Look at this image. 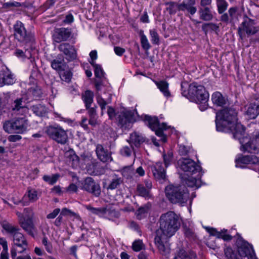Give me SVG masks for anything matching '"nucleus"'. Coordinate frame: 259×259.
I'll return each instance as SVG.
<instances>
[{
	"instance_id": "nucleus-25",
	"label": "nucleus",
	"mask_w": 259,
	"mask_h": 259,
	"mask_svg": "<svg viewBox=\"0 0 259 259\" xmlns=\"http://www.w3.org/2000/svg\"><path fill=\"white\" fill-rule=\"evenodd\" d=\"M127 141L131 145V147L134 145L136 147H139L143 142H144L145 138L141 134L137 132H134L131 134L130 140H127Z\"/></svg>"
},
{
	"instance_id": "nucleus-10",
	"label": "nucleus",
	"mask_w": 259,
	"mask_h": 259,
	"mask_svg": "<svg viewBox=\"0 0 259 259\" xmlns=\"http://www.w3.org/2000/svg\"><path fill=\"white\" fill-rule=\"evenodd\" d=\"M254 21L250 18L246 17L241 23L237 29V33L239 38L243 40L245 37V34L247 36L255 34L258 31V28L254 25Z\"/></svg>"
},
{
	"instance_id": "nucleus-13",
	"label": "nucleus",
	"mask_w": 259,
	"mask_h": 259,
	"mask_svg": "<svg viewBox=\"0 0 259 259\" xmlns=\"http://www.w3.org/2000/svg\"><path fill=\"white\" fill-rule=\"evenodd\" d=\"M241 17V14L237 7H232L229 9L228 12L224 13L220 17V20L222 22L228 24H230L233 27H235L236 24Z\"/></svg>"
},
{
	"instance_id": "nucleus-28",
	"label": "nucleus",
	"mask_w": 259,
	"mask_h": 259,
	"mask_svg": "<svg viewBox=\"0 0 259 259\" xmlns=\"http://www.w3.org/2000/svg\"><path fill=\"white\" fill-rule=\"evenodd\" d=\"M52 68L56 71H61L63 70L64 58L63 56L59 54L56 59L51 60Z\"/></svg>"
},
{
	"instance_id": "nucleus-7",
	"label": "nucleus",
	"mask_w": 259,
	"mask_h": 259,
	"mask_svg": "<svg viewBox=\"0 0 259 259\" xmlns=\"http://www.w3.org/2000/svg\"><path fill=\"white\" fill-rule=\"evenodd\" d=\"M45 133L48 136L58 144H65L68 140L67 132L59 125H50L47 127Z\"/></svg>"
},
{
	"instance_id": "nucleus-6",
	"label": "nucleus",
	"mask_w": 259,
	"mask_h": 259,
	"mask_svg": "<svg viewBox=\"0 0 259 259\" xmlns=\"http://www.w3.org/2000/svg\"><path fill=\"white\" fill-rule=\"evenodd\" d=\"M28 124V120L23 117L6 121L3 128L8 133L22 134L27 130Z\"/></svg>"
},
{
	"instance_id": "nucleus-14",
	"label": "nucleus",
	"mask_w": 259,
	"mask_h": 259,
	"mask_svg": "<svg viewBox=\"0 0 259 259\" xmlns=\"http://www.w3.org/2000/svg\"><path fill=\"white\" fill-rule=\"evenodd\" d=\"M178 163L182 170L192 174L199 171L200 169V166L189 158H181Z\"/></svg>"
},
{
	"instance_id": "nucleus-59",
	"label": "nucleus",
	"mask_w": 259,
	"mask_h": 259,
	"mask_svg": "<svg viewBox=\"0 0 259 259\" xmlns=\"http://www.w3.org/2000/svg\"><path fill=\"white\" fill-rule=\"evenodd\" d=\"M198 181L194 178H191L186 181V184L188 187H194L196 186L198 188L199 186L197 185Z\"/></svg>"
},
{
	"instance_id": "nucleus-45",
	"label": "nucleus",
	"mask_w": 259,
	"mask_h": 259,
	"mask_svg": "<svg viewBox=\"0 0 259 259\" xmlns=\"http://www.w3.org/2000/svg\"><path fill=\"white\" fill-rule=\"evenodd\" d=\"M60 177L59 174H55L52 176L45 175L43 177V180L50 185L54 184Z\"/></svg>"
},
{
	"instance_id": "nucleus-11",
	"label": "nucleus",
	"mask_w": 259,
	"mask_h": 259,
	"mask_svg": "<svg viewBox=\"0 0 259 259\" xmlns=\"http://www.w3.org/2000/svg\"><path fill=\"white\" fill-rule=\"evenodd\" d=\"M117 125L122 129H128L135 122L134 113L132 111L123 109L116 113Z\"/></svg>"
},
{
	"instance_id": "nucleus-9",
	"label": "nucleus",
	"mask_w": 259,
	"mask_h": 259,
	"mask_svg": "<svg viewBox=\"0 0 259 259\" xmlns=\"http://www.w3.org/2000/svg\"><path fill=\"white\" fill-rule=\"evenodd\" d=\"M2 226L13 237L15 245L22 244V246H25L26 244H28L26 239L24 235L20 232V229L18 226H13L6 222H3Z\"/></svg>"
},
{
	"instance_id": "nucleus-27",
	"label": "nucleus",
	"mask_w": 259,
	"mask_h": 259,
	"mask_svg": "<svg viewBox=\"0 0 259 259\" xmlns=\"http://www.w3.org/2000/svg\"><path fill=\"white\" fill-rule=\"evenodd\" d=\"M211 100L214 104L222 107L226 105L228 102L227 99L218 92H215L212 95Z\"/></svg>"
},
{
	"instance_id": "nucleus-41",
	"label": "nucleus",
	"mask_w": 259,
	"mask_h": 259,
	"mask_svg": "<svg viewBox=\"0 0 259 259\" xmlns=\"http://www.w3.org/2000/svg\"><path fill=\"white\" fill-rule=\"evenodd\" d=\"M139 34L141 38L142 47L145 50H148L150 48L151 46L149 43L147 37L144 34V31L142 30H140Z\"/></svg>"
},
{
	"instance_id": "nucleus-32",
	"label": "nucleus",
	"mask_w": 259,
	"mask_h": 259,
	"mask_svg": "<svg viewBox=\"0 0 259 259\" xmlns=\"http://www.w3.org/2000/svg\"><path fill=\"white\" fill-rule=\"evenodd\" d=\"M123 183V180L122 177H119L116 175H114L107 189L108 190H114L117 188Z\"/></svg>"
},
{
	"instance_id": "nucleus-44",
	"label": "nucleus",
	"mask_w": 259,
	"mask_h": 259,
	"mask_svg": "<svg viewBox=\"0 0 259 259\" xmlns=\"http://www.w3.org/2000/svg\"><path fill=\"white\" fill-rule=\"evenodd\" d=\"M91 65L94 68L95 75L96 77L101 78L104 76V72L101 68V66L99 65L96 64L94 62H91Z\"/></svg>"
},
{
	"instance_id": "nucleus-20",
	"label": "nucleus",
	"mask_w": 259,
	"mask_h": 259,
	"mask_svg": "<svg viewBox=\"0 0 259 259\" xmlns=\"http://www.w3.org/2000/svg\"><path fill=\"white\" fill-rule=\"evenodd\" d=\"M238 252L241 257H246L253 249L252 246L247 242L239 239L237 241Z\"/></svg>"
},
{
	"instance_id": "nucleus-17",
	"label": "nucleus",
	"mask_w": 259,
	"mask_h": 259,
	"mask_svg": "<svg viewBox=\"0 0 259 259\" xmlns=\"http://www.w3.org/2000/svg\"><path fill=\"white\" fill-rule=\"evenodd\" d=\"M71 34L70 28L61 27L57 28L53 34V39L56 42H60L67 40Z\"/></svg>"
},
{
	"instance_id": "nucleus-30",
	"label": "nucleus",
	"mask_w": 259,
	"mask_h": 259,
	"mask_svg": "<svg viewBox=\"0 0 259 259\" xmlns=\"http://www.w3.org/2000/svg\"><path fill=\"white\" fill-rule=\"evenodd\" d=\"M2 77L4 85H12L15 82V79L14 75L9 70H2Z\"/></svg>"
},
{
	"instance_id": "nucleus-54",
	"label": "nucleus",
	"mask_w": 259,
	"mask_h": 259,
	"mask_svg": "<svg viewBox=\"0 0 259 259\" xmlns=\"http://www.w3.org/2000/svg\"><path fill=\"white\" fill-rule=\"evenodd\" d=\"M42 243L45 246V248L48 252L51 253L52 252L53 247L52 244L51 242L48 241V238L47 237H44L42 240Z\"/></svg>"
},
{
	"instance_id": "nucleus-47",
	"label": "nucleus",
	"mask_w": 259,
	"mask_h": 259,
	"mask_svg": "<svg viewBox=\"0 0 259 259\" xmlns=\"http://www.w3.org/2000/svg\"><path fill=\"white\" fill-rule=\"evenodd\" d=\"M224 252L227 259H239L238 258L236 253L231 247L225 248Z\"/></svg>"
},
{
	"instance_id": "nucleus-21",
	"label": "nucleus",
	"mask_w": 259,
	"mask_h": 259,
	"mask_svg": "<svg viewBox=\"0 0 259 259\" xmlns=\"http://www.w3.org/2000/svg\"><path fill=\"white\" fill-rule=\"evenodd\" d=\"M151 171L154 177L157 180L164 179L165 170L161 162H157L151 166Z\"/></svg>"
},
{
	"instance_id": "nucleus-15",
	"label": "nucleus",
	"mask_w": 259,
	"mask_h": 259,
	"mask_svg": "<svg viewBox=\"0 0 259 259\" xmlns=\"http://www.w3.org/2000/svg\"><path fill=\"white\" fill-rule=\"evenodd\" d=\"M16 214L19 218V222L21 227L29 235L34 237L36 228L32 219H26L23 217L22 213L17 211Z\"/></svg>"
},
{
	"instance_id": "nucleus-36",
	"label": "nucleus",
	"mask_w": 259,
	"mask_h": 259,
	"mask_svg": "<svg viewBox=\"0 0 259 259\" xmlns=\"http://www.w3.org/2000/svg\"><path fill=\"white\" fill-rule=\"evenodd\" d=\"M28 247V244H26L25 246H22V244L19 245H14L11 250V257L13 259H14L17 255V253H22L27 249Z\"/></svg>"
},
{
	"instance_id": "nucleus-2",
	"label": "nucleus",
	"mask_w": 259,
	"mask_h": 259,
	"mask_svg": "<svg viewBox=\"0 0 259 259\" xmlns=\"http://www.w3.org/2000/svg\"><path fill=\"white\" fill-rule=\"evenodd\" d=\"M237 113L232 107L225 108L218 112L215 123L217 131L223 132L230 130L234 138H240L243 132V126L237 122Z\"/></svg>"
},
{
	"instance_id": "nucleus-38",
	"label": "nucleus",
	"mask_w": 259,
	"mask_h": 259,
	"mask_svg": "<svg viewBox=\"0 0 259 259\" xmlns=\"http://www.w3.org/2000/svg\"><path fill=\"white\" fill-rule=\"evenodd\" d=\"M93 93L89 90L86 91L82 96V99L85 103V107L91 106V104L93 102Z\"/></svg>"
},
{
	"instance_id": "nucleus-31",
	"label": "nucleus",
	"mask_w": 259,
	"mask_h": 259,
	"mask_svg": "<svg viewBox=\"0 0 259 259\" xmlns=\"http://www.w3.org/2000/svg\"><path fill=\"white\" fill-rule=\"evenodd\" d=\"M246 112L250 118L254 119L259 114V104L250 103Z\"/></svg>"
},
{
	"instance_id": "nucleus-56",
	"label": "nucleus",
	"mask_w": 259,
	"mask_h": 259,
	"mask_svg": "<svg viewBox=\"0 0 259 259\" xmlns=\"http://www.w3.org/2000/svg\"><path fill=\"white\" fill-rule=\"evenodd\" d=\"M98 162L97 161V160L93 158L89 162V164L87 165L85 168L88 171L92 170L96 168L98 166Z\"/></svg>"
},
{
	"instance_id": "nucleus-52",
	"label": "nucleus",
	"mask_w": 259,
	"mask_h": 259,
	"mask_svg": "<svg viewBox=\"0 0 259 259\" xmlns=\"http://www.w3.org/2000/svg\"><path fill=\"white\" fill-rule=\"evenodd\" d=\"M150 34L151 37V41L153 44L157 45L159 42L158 34L155 29L150 30Z\"/></svg>"
},
{
	"instance_id": "nucleus-58",
	"label": "nucleus",
	"mask_w": 259,
	"mask_h": 259,
	"mask_svg": "<svg viewBox=\"0 0 259 259\" xmlns=\"http://www.w3.org/2000/svg\"><path fill=\"white\" fill-rule=\"evenodd\" d=\"M190 147H187L184 145H180L179 149V153L181 155H187L190 150Z\"/></svg>"
},
{
	"instance_id": "nucleus-60",
	"label": "nucleus",
	"mask_w": 259,
	"mask_h": 259,
	"mask_svg": "<svg viewBox=\"0 0 259 259\" xmlns=\"http://www.w3.org/2000/svg\"><path fill=\"white\" fill-rule=\"evenodd\" d=\"M132 150L128 146H124L120 150V153L123 156H130L131 155Z\"/></svg>"
},
{
	"instance_id": "nucleus-55",
	"label": "nucleus",
	"mask_w": 259,
	"mask_h": 259,
	"mask_svg": "<svg viewBox=\"0 0 259 259\" xmlns=\"http://www.w3.org/2000/svg\"><path fill=\"white\" fill-rule=\"evenodd\" d=\"M23 217L26 219H32L33 217V212L31 208H25L22 213Z\"/></svg>"
},
{
	"instance_id": "nucleus-62",
	"label": "nucleus",
	"mask_w": 259,
	"mask_h": 259,
	"mask_svg": "<svg viewBox=\"0 0 259 259\" xmlns=\"http://www.w3.org/2000/svg\"><path fill=\"white\" fill-rule=\"evenodd\" d=\"M60 212V209L59 208H55L53 212L49 213L47 215V218L48 219H55L58 214Z\"/></svg>"
},
{
	"instance_id": "nucleus-12",
	"label": "nucleus",
	"mask_w": 259,
	"mask_h": 259,
	"mask_svg": "<svg viewBox=\"0 0 259 259\" xmlns=\"http://www.w3.org/2000/svg\"><path fill=\"white\" fill-rule=\"evenodd\" d=\"M144 120L147 122L149 127L155 132V134L161 138L163 142L166 141V137L164 136L163 131L167 128L165 123L160 124L157 118L152 117L149 115H145Z\"/></svg>"
},
{
	"instance_id": "nucleus-29",
	"label": "nucleus",
	"mask_w": 259,
	"mask_h": 259,
	"mask_svg": "<svg viewBox=\"0 0 259 259\" xmlns=\"http://www.w3.org/2000/svg\"><path fill=\"white\" fill-rule=\"evenodd\" d=\"M85 108L88 110V113L90 117L89 123L92 126H95L97 124L98 119V115L96 111L97 107L96 106L94 107L88 106V107Z\"/></svg>"
},
{
	"instance_id": "nucleus-33",
	"label": "nucleus",
	"mask_w": 259,
	"mask_h": 259,
	"mask_svg": "<svg viewBox=\"0 0 259 259\" xmlns=\"http://www.w3.org/2000/svg\"><path fill=\"white\" fill-rule=\"evenodd\" d=\"M155 83L164 96L166 97L170 96V93L168 90V83L167 81L160 80L159 81H155Z\"/></svg>"
},
{
	"instance_id": "nucleus-63",
	"label": "nucleus",
	"mask_w": 259,
	"mask_h": 259,
	"mask_svg": "<svg viewBox=\"0 0 259 259\" xmlns=\"http://www.w3.org/2000/svg\"><path fill=\"white\" fill-rule=\"evenodd\" d=\"M97 102L99 106L103 105H107V102L102 97L100 93H96Z\"/></svg>"
},
{
	"instance_id": "nucleus-24",
	"label": "nucleus",
	"mask_w": 259,
	"mask_h": 259,
	"mask_svg": "<svg viewBox=\"0 0 259 259\" xmlns=\"http://www.w3.org/2000/svg\"><path fill=\"white\" fill-rule=\"evenodd\" d=\"M258 161V159L255 156H241L235 160L237 166L242 167L241 164H248L250 163H255Z\"/></svg>"
},
{
	"instance_id": "nucleus-43",
	"label": "nucleus",
	"mask_w": 259,
	"mask_h": 259,
	"mask_svg": "<svg viewBox=\"0 0 259 259\" xmlns=\"http://www.w3.org/2000/svg\"><path fill=\"white\" fill-rule=\"evenodd\" d=\"M23 98H18L15 100L12 106L13 111H19L22 109L24 111H27V108L22 105Z\"/></svg>"
},
{
	"instance_id": "nucleus-16",
	"label": "nucleus",
	"mask_w": 259,
	"mask_h": 259,
	"mask_svg": "<svg viewBox=\"0 0 259 259\" xmlns=\"http://www.w3.org/2000/svg\"><path fill=\"white\" fill-rule=\"evenodd\" d=\"M82 189L97 197L101 194V191L99 184L96 183L91 177H88L84 180L82 184Z\"/></svg>"
},
{
	"instance_id": "nucleus-34",
	"label": "nucleus",
	"mask_w": 259,
	"mask_h": 259,
	"mask_svg": "<svg viewBox=\"0 0 259 259\" xmlns=\"http://www.w3.org/2000/svg\"><path fill=\"white\" fill-rule=\"evenodd\" d=\"M31 109L36 115L44 116L47 112V109L45 106L41 104H36L31 107Z\"/></svg>"
},
{
	"instance_id": "nucleus-19",
	"label": "nucleus",
	"mask_w": 259,
	"mask_h": 259,
	"mask_svg": "<svg viewBox=\"0 0 259 259\" xmlns=\"http://www.w3.org/2000/svg\"><path fill=\"white\" fill-rule=\"evenodd\" d=\"M59 50L66 56L67 60L70 61L76 57V53L74 47L68 43H62L58 47Z\"/></svg>"
},
{
	"instance_id": "nucleus-8",
	"label": "nucleus",
	"mask_w": 259,
	"mask_h": 259,
	"mask_svg": "<svg viewBox=\"0 0 259 259\" xmlns=\"http://www.w3.org/2000/svg\"><path fill=\"white\" fill-rule=\"evenodd\" d=\"M14 36L19 41L31 45L34 41V35L27 31L21 21H17L14 25Z\"/></svg>"
},
{
	"instance_id": "nucleus-49",
	"label": "nucleus",
	"mask_w": 259,
	"mask_h": 259,
	"mask_svg": "<svg viewBox=\"0 0 259 259\" xmlns=\"http://www.w3.org/2000/svg\"><path fill=\"white\" fill-rule=\"evenodd\" d=\"M60 212L62 213V215H63L64 216L69 215L70 217H73L78 220H79L80 219V216L78 214L76 213L75 212L71 211V210L67 208H62Z\"/></svg>"
},
{
	"instance_id": "nucleus-51",
	"label": "nucleus",
	"mask_w": 259,
	"mask_h": 259,
	"mask_svg": "<svg viewBox=\"0 0 259 259\" xmlns=\"http://www.w3.org/2000/svg\"><path fill=\"white\" fill-rule=\"evenodd\" d=\"M60 76L62 80L69 82L71 79L72 73L70 71L67 70L60 73Z\"/></svg>"
},
{
	"instance_id": "nucleus-22",
	"label": "nucleus",
	"mask_w": 259,
	"mask_h": 259,
	"mask_svg": "<svg viewBox=\"0 0 259 259\" xmlns=\"http://www.w3.org/2000/svg\"><path fill=\"white\" fill-rule=\"evenodd\" d=\"M195 0H187L180 4L179 11H187L191 15H193L197 11L196 7H194Z\"/></svg>"
},
{
	"instance_id": "nucleus-46",
	"label": "nucleus",
	"mask_w": 259,
	"mask_h": 259,
	"mask_svg": "<svg viewBox=\"0 0 259 259\" xmlns=\"http://www.w3.org/2000/svg\"><path fill=\"white\" fill-rule=\"evenodd\" d=\"M202 29L205 32L209 30L217 31L219 29V26L213 23H204L202 26Z\"/></svg>"
},
{
	"instance_id": "nucleus-39",
	"label": "nucleus",
	"mask_w": 259,
	"mask_h": 259,
	"mask_svg": "<svg viewBox=\"0 0 259 259\" xmlns=\"http://www.w3.org/2000/svg\"><path fill=\"white\" fill-rule=\"evenodd\" d=\"M165 5L167 6L166 10L168 12L170 15L175 14L177 11H179L180 4L169 2L165 3Z\"/></svg>"
},
{
	"instance_id": "nucleus-18",
	"label": "nucleus",
	"mask_w": 259,
	"mask_h": 259,
	"mask_svg": "<svg viewBox=\"0 0 259 259\" xmlns=\"http://www.w3.org/2000/svg\"><path fill=\"white\" fill-rule=\"evenodd\" d=\"M96 153L98 158L103 162H110L113 160L111 152L105 149L101 144L96 146Z\"/></svg>"
},
{
	"instance_id": "nucleus-42",
	"label": "nucleus",
	"mask_w": 259,
	"mask_h": 259,
	"mask_svg": "<svg viewBox=\"0 0 259 259\" xmlns=\"http://www.w3.org/2000/svg\"><path fill=\"white\" fill-rule=\"evenodd\" d=\"M216 2L218 13L222 15L227 9L228 3L225 0H217Z\"/></svg>"
},
{
	"instance_id": "nucleus-64",
	"label": "nucleus",
	"mask_w": 259,
	"mask_h": 259,
	"mask_svg": "<svg viewBox=\"0 0 259 259\" xmlns=\"http://www.w3.org/2000/svg\"><path fill=\"white\" fill-rule=\"evenodd\" d=\"M31 92L33 96L35 98L41 97L42 94L41 89L37 87L32 89Z\"/></svg>"
},
{
	"instance_id": "nucleus-26",
	"label": "nucleus",
	"mask_w": 259,
	"mask_h": 259,
	"mask_svg": "<svg viewBox=\"0 0 259 259\" xmlns=\"http://www.w3.org/2000/svg\"><path fill=\"white\" fill-rule=\"evenodd\" d=\"M205 229L210 235L215 236L218 238H222L225 241H229L232 238L231 235L225 234L227 230L224 231L222 230L221 232H219L217 229L213 228L206 227Z\"/></svg>"
},
{
	"instance_id": "nucleus-35",
	"label": "nucleus",
	"mask_w": 259,
	"mask_h": 259,
	"mask_svg": "<svg viewBox=\"0 0 259 259\" xmlns=\"http://www.w3.org/2000/svg\"><path fill=\"white\" fill-rule=\"evenodd\" d=\"M151 204L147 203L143 206L139 207L136 211V214L138 219L140 220L147 214L150 210Z\"/></svg>"
},
{
	"instance_id": "nucleus-5",
	"label": "nucleus",
	"mask_w": 259,
	"mask_h": 259,
	"mask_svg": "<svg viewBox=\"0 0 259 259\" xmlns=\"http://www.w3.org/2000/svg\"><path fill=\"white\" fill-rule=\"evenodd\" d=\"M165 192L166 196L173 204L184 206L189 198L188 190L184 185L170 184L165 187Z\"/></svg>"
},
{
	"instance_id": "nucleus-1",
	"label": "nucleus",
	"mask_w": 259,
	"mask_h": 259,
	"mask_svg": "<svg viewBox=\"0 0 259 259\" xmlns=\"http://www.w3.org/2000/svg\"><path fill=\"white\" fill-rule=\"evenodd\" d=\"M159 223L160 228L155 232L154 242L160 253L166 255L170 250L169 239L178 230L180 222L178 215L169 211L161 215Z\"/></svg>"
},
{
	"instance_id": "nucleus-50",
	"label": "nucleus",
	"mask_w": 259,
	"mask_h": 259,
	"mask_svg": "<svg viewBox=\"0 0 259 259\" xmlns=\"http://www.w3.org/2000/svg\"><path fill=\"white\" fill-rule=\"evenodd\" d=\"M86 208L91 211L93 213L96 214H99L100 213H105L106 211V208H94L91 206V205L86 206Z\"/></svg>"
},
{
	"instance_id": "nucleus-37",
	"label": "nucleus",
	"mask_w": 259,
	"mask_h": 259,
	"mask_svg": "<svg viewBox=\"0 0 259 259\" xmlns=\"http://www.w3.org/2000/svg\"><path fill=\"white\" fill-rule=\"evenodd\" d=\"M178 256L181 259H195L196 257V254L193 251L187 252L182 249L178 252Z\"/></svg>"
},
{
	"instance_id": "nucleus-40",
	"label": "nucleus",
	"mask_w": 259,
	"mask_h": 259,
	"mask_svg": "<svg viewBox=\"0 0 259 259\" xmlns=\"http://www.w3.org/2000/svg\"><path fill=\"white\" fill-rule=\"evenodd\" d=\"M137 191L139 195L144 197L146 199H149L151 197L150 190L147 189L143 185L139 184L137 187Z\"/></svg>"
},
{
	"instance_id": "nucleus-48",
	"label": "nucleus",
	"mask_w": 259,
	"mask_h": 259,
	"mask_svg": "<svg viewBox=\"0 0 259 259\" xmlns=\"http://www.w3.org/2000/svg\"><path fill=\"white\" fill-rule=\"evenodd\" d=\"M165 166L166 167L171 163L173 159V153L171 151H168L166 154L163 155Z\"/></svg>"
},
{
	"instance_id": "nucleus-4",
	"label": "nucleus",
	"mask_w": 259,
	"mask_h": 259,
	"mask_svg": "<svg viewBox=\"0 0 259 259\" xmlns=\"http://www.w3.org/2000/svg\"><path fill=\"white\" fill-rule=\"evenodd\" d=\"M182 94L198 104L201 111H204L207 108L209 94L203 85L195 82L192 83L189 85L188 93L183 91Z\"/></svg>"
},
{
	"instance_id": "nucleus-57",
	"label": "nucleus",
	"mask_w": 259,
	"mask_h": 259,
	"mask_svg": "<svg viewBox=\"0 0 259 259\" xmlns=\"http://www.w3.org/2000/svg\"><path fill=\"white\" fill-rule=\"evenodd\" d=\"M27 196L30 201H35L37 199V192L34 190L28 191Z\"/></svg>"
},
{
	"instance_id": "nucleus-61",
	"label": "nucleus",
	"mask_w": 259,
	"mask_h": 259,
	"mask_svg": "<svg viewBox=\"0 0 259 259\" xmlns=\"http://www.w3.org/2000/svg\"><path fill=\"white\" fill-rule=\"evenodd\" d=\"M69 160L72 161V165L73 166H77L79 163V158L75 154L70 155Z\"/></svg>"
},
{
	"instance_id": "nucleus-3",
	"label": "nucleus",
	"mask_w": 259,
	"mask_h": 259,
	"mask_svg": "<svg viewBox=\"0 0 259 259\" xmlns=\"http://www.w3.org/2000/svg\"><path fill=\"white\" fill-rule=\"evenodd\" d=\"M253 127L249 131L248 136H245L244 128L240 138L238 139L241 146V149L244 152L257 154L259 152V127L253 124Z\"/></svg>"
},
{
	"instance_id": "nucleus-23",
	"label": "nucleus",
	"mask_w": 259,
	"mask_h": 259,
	"mask_svg": "<svg viewBox=\"0 0 259 259\" xmlns=\"http://www.w3.org/2000/svg\"><path fill=\"white\" fill-rule=\"evenodd\" d=\"M211 8V7H199L198 14L200 19L205 21H211L213 18Z\"/></svg>"
},
{
	"instance_id": "nucleus-53",
	"label": "nucleus",
	"mask_w": 259,
	"mask_h": 259,
	"mask_svg": "<svg viewBox=\"0 0 259 259\" xmlns=\"http://www.w3.org/2000/svg\"><path fill=\"white\" fill-rule=\"evenodd\" d=\"M144 244L140 240L135 241L132 245V248L135 251H139L143 249Z\"/></svg>"
}]
</instances>
